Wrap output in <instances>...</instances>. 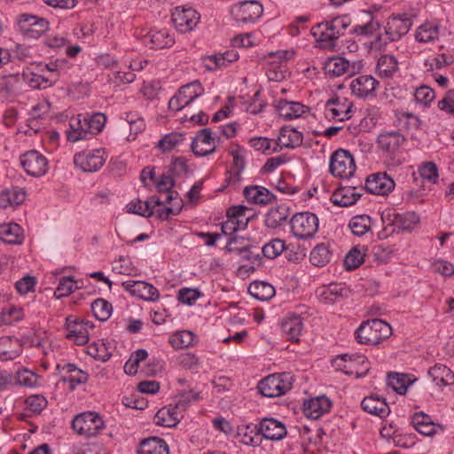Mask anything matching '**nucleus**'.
<instances>
[{"instance_id":"nucleus-1","label":"nucleus","mask_w":454,"mask_h":454,"mask_svg":"<svg viewBox=\"0 0 454 454\" xmlns=\"http://www.w3.org/2000/svg\"><path fill=\"white\" fill-rule=\"evenodd\" d=\"M351 20L348 16H338L331 20L317 24L311 28V34L316 38L319 47L325 50H334L337 41L345 35L350 27Z\"/></svg>"},{"instance_id":"nucleus-2","label":"nucleus","mask_w":454,"mask_h":454,"mask_svg":"<svg viewBox=\"0 0 454 454\" xmlns=\"http://www.w3.org/2000/svg\"><path fill=\"white\" fill-rule=\"evenodd\" d=\"M391 335V325L377 318L363 322L355 332L356 340L364 345H378Z\"/></svg>"},{"instance_id":"nucleus-3","label":"nucleus","mask_w":454,"mask_h":454,"mask_svg":"<svg viewBox=\"0 0 454 454\" xmlns=\"http://www.w3.org/2000/svg\"><path fill=\"white\" fill-rule=\"evenodd\" d=\"M412 25L411 20L407 14L393 16L387 20L385 27V36L382 35L371 42V47L374 50H381L388 42H395L406 35Z\"/></svg>"},{"instance_id":"nucleus-4","label":"nucleus","mask_w":454,"mask_h":454,"mask_svg":"<svg viewBox=\"0 0 454 454\" xmlns=\"http://www.w3.org/2000/svg\"><path fill=\"white\" fill-rule=\"evenodd\" d=\"M293 376L290 373L271 374L258 384L259 392L267 397H276L291 389Z\"/></svg>"},{"instance_id":"nucleus-5","label":"nucleus","mask_w":454,"mask_h":454,"mask_svg":"<svg viewBox=\"0 0 454 454\" xmlns=\"http://www.w3.org/2000/svg\"><path fill=\"white\" fill-rule=\"evenodd\" d=\"M291 231L299 239L312 238L318 230V218L315 214L301 212L295 214L291 221Z\"/></svg>"},{"instance_id":"nucleus-6","label":"nucleus","mask_w":454,"mask_h":454,"mask_svg":"<svg viewBox=\"0 0 454 454\" xmlns=\"http://www.w3.org/2000/svg\"><path fill=\"white\" fill-rule=\"evenodd\" d=\"M329 168L334 176L342 179L353 176L356 169L353 155L344 149H338L332 154Z\"/></svg>"},{"instance_id":"nucleus-7","label":"nucleus","mask_w":454,"mask_h":454,"mask_svg":"<svg viewBox=\"0 0 454 454\" xmlns=\"http://www.w3.org/2000/svg\"><path fill=\"white\" fill-rule=\"evenodd\" d=\"M105 427L102 418L96 412L88 411L74 417L73 429L80 435L92 437L97 435Z\"/></svg>"},{"instance_id":"nucleus-8","label":"nucleus","mask_w":454,"mask_h":454,"mask_svg":"<svg viewBox=\"0 0 454 454\" xmlns=\"http://www.w3.org/2000/svg\"><path fill=\"white\" fill-rule=\"evenodd\" d=\"M107 159L104 149L87 150L74 154V163L83 172H96L102 168Z\"/></svg>"},{"instance_id":"nucleus-9","label":"nucleus","mask_w":454,"mask_h":454,"mask_svg":"<svg viewBox=\"0 0 454 454\" xmlns=\"http://www.w3.org/2000/svg\"><path fill=\"white\" fill-rule=\"evenodd\" d=\"M203 92V88L199 82L188 83L180 88L168 102V107L173 111H180L189 106Z\"/></svg>"},{"instance_id":"nucleus-10","label":"nucleus","mask_w":454,"mask_h":454,"mask_svg":"<svg viewBox=\"0 0 454 454\" xmlns=\"http://www.w3.org/2000/svg\"><path fill=\"white\" fill-rule=\"evenodd\" d=\"M18 26L25 37L36 39L48 29L49 23L43 18L23 13L18 18Z\"/></svg>"},{"instance_id":"nucleus-11","label":"nucleus","mask_w":454,"mask_h":454,"mask_svg":"<svg viewBox=\"0 0 454 454\" xmlns=\"http://www.w3.org/2000/svg\"><path fill=\"white\" fill-rule=\"evenodd\" d=\"M20 164L27 174L42 176L48 171V160L35 150L26 152L20 156Z\"/></svg>"},{"instance_id":"nucleus-12","label":"nucleus","mask_w":454,"mask_h":454,"mask_svg":"<svg viewBox=\"0 0 454 454\" xmlns=\"http://www.w3.org/2000/svg\"><path fill=\"white\" fill-rule=\"evenodd\" d=\"M262 5L254 0L244 1L236 4L231 8V13L238 22H254L262 14Z\"/></svg>"},{"instance_id":"nucleus-13","label":"nucleus","mask_w":454,"mask_h":454,"mask_svg":"<svg viewBox=\"0 0 454 454\" xmlns=\"http://www.w3.org/2000/svg\"><path fill=\"white\" fill-rule=\"evenodd\" d=\"M171 16L175 27L181 33L192 31L200 20L199 13L190 7H176Z\"/></svg>"},{"instance_id":"nucleus-14","label":"nucleus","mask_w":454,"mask_h":454,"mask_svg":"<svg viewBox=\"0 0 454 454\" xmlns=\"http://www.w3.org/2000/svg\"><path fill=\"white\" fill-rule=\"evenodd\" d=\"M257 425L262 440L279 441L286 436L285 424L274 418H263Z\"/></svg>"},{"instance_id":"nucleus-15","label":"nucleus","mask_w":454,"mask_h":454,"mask_svg":"<svg viewBox=\"0 0 454 454\" xmlns=\"http://www.w3.org/2000/svg\"><path fill=\"white\" fill-rule=\"evenodd\" d=\"M351 108L352 104L346 98L342 100L339 98H331L325 103V116L329 121L337 120L342 121L350 117Z\"/></svg>"},{"instance_id":"nucleus-16","label":"nucleus","mask_w":454,"mask_h":454,"mask_svg":"<svg viewBox=\"0 0 454 454\" xmlns=\"http://www.w3.org/2000/svg\"><path fill=\"white\" fill-rule=\"evenodd\" d=\"M395 188L394 180L386 173H377L370 176L365 182V189L370 193L387 195Z\"/></svg>"},{"instance_id":"nucleus-17","label":"nucleus","mask_w":454,"mask_h":454,"mask_svg":"<svg viewBox=\"0 0 454 454\" xmlns=\"http://www.w3.org/2000/svg\"><path fill=\"white\" fill-rule=\"evenodd\" d=\"M56 368L61 374V380L70 384L71 390H74L77 385L85 384L88 381V373L74 364H58Z\"/></svg>"},{"instance_id":"nucleus-18","label":"nucleus","mask_w":454,"mask_h":454,"mask_svg":"<svg viewBox=\"0 0 454 454\" xmlns=\"http://www.w3.org/2000/svg\"><path fill=\"white\" fill-rule=\"evenodd\" d=\"M89 322L77 321L72 316L66 318L67 339L74 340L77 345H85L89 341Z\"/></svg>"},{"instance_id":"nucleus-19","label":"nucleus","mask_w":454,"mask_h":454,"mask_svg":"<svg viewBox=\"0 0 454 454\" xmlns=\"http://www.w3.org/2000/svg\"><path fill=\"white\" fill-rule=\"evenodd\" d=\"M405 137L398 131H383L378 138L379 148L387 155H393L403 145Z\"/></svg>"},{"instance_id":"nucleus-20","label":"nucleus","mask_w":454,"mask_h":454,"mask_svg":"<svg viewBox=\"0 0 454 454\" xmlns=\"http://www.w3.org/2000/svg\"><path fill=\"white\" fill-rule=\"evenodd\" d=\"M215 138L209 129H203L198 132L192 143V149L194 154L206 156L215 151Z\"/></svg>"},{"instance_id":"nucleus-21","label":"nucleus","mask_w":454,"mask_h":454,"mask_svg":"<svg viewBox=\"0 0 454 454\" xmlns=\"http://www.w3.org/2000/svg\"><path fill=\"white\" fill-rule=\"evenodd\" d=\"M122 286L132 295L145 301H155L160 295L156 287L145 281L128 280L122 283Z\"/></svg>"},{"instance_id":"nucleus-22","label":"nucleus","mask_w":454,"mask_h":454,"mask_svg":"<svg viewBox=\"0 0 454 454\" xmlns=\"http://www.w3.org/2000/svg\"><path fill=\"white\" fill-rule=\"evenodd\" d=\"M363 190V187L341 186L333 193L331 200L334 205L349 207L359 200Z\"/></svg>"},{"instance_id":"nucleus-23","label":"nucleus","mask_w":454,"mask_h":454,"mask_svg":"<svg viewBox=\"0 0 454 454\" xmlns=\"http://www.w3.org/2000/svg\"><path fill=\"white\" fill-rule=\"evenodd\" d=\"M379 82L372 75H360L355 78L350 84L354 95L364 98L373 97Z\"/></svg>"},{"instance_id":"nucleus-24","label":"nucleus","mask_w":454,"mask_h":454,"mask_svg":"<svg viewBox=\"0 0 454 454\" xmlns=\"http://www.w3.org/2000/svg\"><path fill=\"white\" fill-rule=\"evenodd\" d=\"M145 45L154 49L171 47L175 43V38L168 29H151L143 38Z\"/></svg>"},{"instance_id":"nucleus-25","label":"nucleus","mask_w":454,"mask_h":454,"mask_svg":"<svg viewBox=\"0 0 454 454\" xmlns=\"http://www.w3.org/2000/svg\"><path fill=\"white\" fill-rule=\"evenodd\" d=\"M332 407L331 400L325 395L311 398L304 402V414L312 419H318L325 413L328 412Z\"/></svg>"},{"instance_id":"nucleus-26","label":"nucleus","mask_w":454,"mask_h":454,"mask_svg":"<svg viewBox=\"0 0 454 454\" xmlns=\"http://www.w3.org/2000/svg\"><path fill=\"white\" fill-rule=\"evenodd\" d=\"M21 81L16 75L0 78V101L12 102L20 93Z\"/></svg>"},{"instance_id":"nucleus-27","label":"nucleus","mask_w":454,"mask_h":454,"mask_svg":"<svg viewBox=\"0 0 454 454\" xmlns=\"http://www.w3.org/2000/svg\"><path fill=\"white\" fill-rule=\"evenodd\" d=\"M277 111L285 120H293L309 113V107L296 101L280 99L277 104Z\"/></svg>"},{"instance_id":"nucleus-28","label":"nucleus","mask_w":454,"mask_h":454,"mask_svg":"<svg viewBox=\"0 0 454 454\" xmlns=\"http://www.w3.org/2000/svg\"><path fill=\"white\" fill-rule=\"evenodd\" d=\"M22 353V344L15 337L4 336L0 338V360L12 361Z\"/></svg>"},{"instance_id":"nucleus-29","label":"nucleus","mask_w":454,"mask_h":454,"mask_svg":"<svg viewBox=\"0 0 454 454\" xmlns=\"http://www.w3.org/2000/svg\"><path fill=\"white\" fill-rule=\"evenodd\" d=\"M361 406L364 411L380 418H385L390 412L389 406L386 400L376 395L364 397L361 403Z\"/></svg>"},{"instance_id":"nucleus-30","label":"nucleus","mask_w":454,"mask_h":454,"mask_svg":"<svg viewBox=\"0 0 454 454\" xmlns=\"http://www.w3.org/2000/svg\"><path fill=\"white\" fill-rule=\"evenodd\" d=\"M301 143L302 134L294 128L286 126L280 129L278 141L275 143L276 146L272 149V152H277L278 146L294 148Z\"/></svg>"},{"instance_id":"nucleus-31","label":"nucleus","mask_w":454,"mask_h":454,"mask_svg":"<svg viewBox=\"0 0 454 454\" xmlns=\"http://www.w3.org/2000/svg\"><path fill=\"white\" fill-rule=\"evenodd\" d=\"M243 194L248 202L259 205H267L275 199L272 192L265 187L259 185L246 187Z\"/></svg>"},{"instance_id":"nucleus-32","label":"nucleus","mask_w":454,"mask_h":454,"mask_svg":"<svg viewBox=\"0 0 454 454\" xmlns=\"http://www.w3.org/2000/svg\"><path fill=\"white\" fill-rule=\"evenodd\" d=\"M325 70L333 76H340L344 74H354L356 72V66L355 63L350 64V62L343 57H333L326 61Z\"/></svg>"},{"instance_id":"nucleus-33","label":"nucleus","mask_w":454,"mask_h":454,"mask_svg":"<svg viewBox=\"0 0 454 454\" xmlns=\"http://www.w3.org/2000/svg\"><path fill=\"white\" fill-rule=\"evenodd\" d=\"M411 424L416 431L426 436L435 434L436 427L442 428L440 425L434 424L432 419L422 411L416 412L412 416Z\"/></svg>"},{"instance_id":"nucleus-34","label":"nucleus","mask_w":454,"mask_h":454,"mask_svg":"<svg viewBox=\"0 0 454 454\" xmlns=\"http://www.w3.org/2000/svg\"><path fill=\"white\" fill-rule=\"evenodd\" d=\"M399 70L397 59L390 54H384L378 59L376 66V74L380 78H391Z\"/></svg>"},{"instance_id":"nucleus-35","label":"nucleus","mask_w":454,"mask_h":454,"mask_svg":"<svg viewBox=\"0 0 454 454\" xmlns=\"http://www.w3.org/2000/svg\"><path fill=\"white\" fill-rule=\"evenodd\" d=\"M281 329L289 340L298 342L303 330L301 317L296 315L286 317L281 323Z\"/></svg>"},{"instance_id":"nucleus-36","label":"nucleus","mask_w":454,"mask_h":454,"mask_svg":"<svg viewBox=\"0 0 454 454\" xmlns=\"http://www.w3.org/2000/svg\"><path fill=\"white\" fill-rule=\"evenodd\" d=\"M182 418L181 412L175 406L163 407L160 409L154 417L156 425L166 427L176 426Z\"/></svg>"},{"instance_id":"nucleus-37","label":"nucleus","mask_w":454,"mask_h":454,"mask_svg":"<svg viewBox=\"0 0 454 454\" xmlns=\"http://www.w3.org/2000/svg\"><path fill=\"white\" fill-rule=\"evenodd\" d=\"M0 239L6 244H21L24 240V235L21 227L18 223L1 224Z\"/></svg>"},{"instance_id":"nucleus-38","label":"nucleus","mask_w":454,"mask_h":454,"mask_svg":"<svg viewBox=\"0 0 454 454\" xmlns=\"http://www.w3.org/2000/svg\"><path fill=\"white\" fill-rule=\"evenodd\" d=\"M416 380L413 375L389 372L387 374V385L399 395H404L408 387Z\"/></svg>"},{"instance_id":"nucleus-39","label":"nucleus","mask_w":454,"mask_h":454,"mask_svg":"<svg viewBox=\"0 0 454 454\" xmlns=\"http://www.w3.org/2000/svg\"><path fill=\"white\" fill-rule=\"evenodd\" d=\"M140 454H169L167 442L159 437L145 439L140 443Z\"/></svg>"},{"instance_id":"nucleus-40","label":"nucleus","mask_w":454,"mask_h":454,"mask_svg":"<svg viewBox=\"0 0 454 454\" xmlns=\"http://www.w3.org/2000/svg\"><path fill=\"white\" fill-rule=\"evenodd\" d=\"M348 295V290L340 284H331L321 288L318 294L320 301L325 304H333L340 298Z\"/></svg>"},{"instance_id":"nucleus-41","label":"nucleus","mask_w":454,"mask_h":454,"mask_svg":"<svg viewBox=\"0 0 454 454\" xmlns=\"http://www.w3.org/2000/svg\"><path fill=\"white\" fill-rule=\"evenodd\" d=\"M436 385L450 386L454 384V373L444 364H435L428 371Z\"/></svg>"},{"instance_id":"nucleus-42","label":"nucleus","mask_w":454,"mask_h":454,"mask_svg":"<svg viewBox=\"0 0 454 454\" xmlns=\"http://www.w3.org/2000/svg\"><path fill=\"white\" fill-rule=\"evenodd\" d=\"M288 216L289 208L286 205L272 207L265 215V224L269 228L275 229L285 223Z\"/></svg>"},{"instance_id":"nucleus-43","label":"nucleus","mask_w":454,"mask_h":454,"mask_svg":"<svg viewBox=\"0 0 454 454\" xmlns=\"http://www.w3.org/2000/svg\"><path fill=\"white\" fill-rule=\"evenodd\" d=\"M69 126L70 129L67 131V137L70 142L74 143L81 139H84L89 134L83 125V115L82 114H78L76 117H72Z\"/></svg>"},{"instance_id":"nucleus-44","label":"nucleus","mask_w":454,"mask_h":454,"mask_svg":"<svg viewBox=\"0 0 454 454\" xmlns=\"http://www.w3.org/2000/svg\"><path fill=\"white\" fill-rule=\"evenodd\" d=\"M196 335L188 330L178 331L169 337L170 345L176 349H182L194 345Z\"/></svg>"},{"instance_id":"nucleus-45","label":"nucleus","mask_w":454,"mask_h":454,"mask_svg":"<svg viewBox=\"0 0 454 454\" xmlns=\"http://www.w3.org/2000/svg\"><path fill=\"white\" fill-rule=\"evenodd\" d=\"M239 435L241 437V442L246 445L258 446L262 442V438L257 424H249L245 427H239Z\"/></svg>"},{"instance_id":"nucleus-46","label":"nucleus","mask_w":454,"mask_h":454,"mask_svg":"<svg viewBox=\"0 0 454 454\" xmlns=\"http://www.w3.org/2000/svg\"><path fill=\"white\" fill-rule=\"evenodd\" d=\"M106 122V117L102 113L83 115V125L89 134L96 135L102 131Z\"/></svg>"},{"instance_id":"nucleus-47","label":"nucleus","mask_w":454,"mask_h":454,"mask_svg":"<svg viewBox=\"0 0 454 454\" xmlns=\"http://www.w3.org/2000/svg\"><path fill=\"white\" fill-rule=\"evenodd\" d=\"M248 292L252 296L260 301L269 300L275 294L274 287L270 284L262 281L251 283Z\"/></svg>"},{"instance_id":"nucleus-48","label":"nucleus","mask_w":454,"mask_h":454,"mask_svg":"<svg viewBox=\"0 0 454 454\" xmlns=\"http://www.w3.org/2000/svg\"><path fill=\"white\" fill-rule=\"evenodd\" d=\"M348 227L356 236H363L372 228V218L367 215H355L349 221Z\"/></svg>"},{"instance_id":"nucleus-49","label":"nucleus","mask_w":454,"mask_h":454,"mask_svg":"<svg viewBox=\"0 0 454 454\" xmlns=\"http://www.w3.org/2000/svg\"><path fill=\"white\" fill-rule=\"evenodd\" d=\"M332 254L328 247L324 244L317 245L310 252L309 260L311 263L317 267H323L331 260Z\"/></svg>"},{"instance_id":"nucleus-50","label":"nucleus","mask_w":454,"mask_h":454,"mask_svg":"<svg viewBox=\"0 0 454 454\" xmlns=\"http://www.w3.org/2000/svg\"><path fill=\"white\" fill-rule=\"evenodd\" d=\"M94 316L100 321L107 320L113 312L112 304L105 299H97L91 304Z\"/></svg>"},{"instance_id":"nucleus-51","label":"nucleus","mask_w":454,"mask_h":454,"mask_svg":"<svg viewBox=\"0 0 454 454\" xmlns=\"http://www.w3.org/2000/svg\"><path fill=\"white\" fill-rule=\"evenodd\" d=\"M174 181L169 176L163 175L160 179L156 182V187L160 192H167L165 202L170 203L172 200H178V193L172 191Z\"/></svg>"},{"instance_id":"nucleus-52","label":"nucleus","mask_w":454,"mask_h":454,"mask_svg":"<svg viewBox=\"0 0 454 454\" xmlns=\"http://www.w3.org/2000/svg\"><path fill=\"white\" fill-rule=\"evenodd\" d=\"M285 248L286 244L284 240L280 239H273L262 247V251L265 257L274 259L280 255Z\"/></svg>"},{"instance_id":"nucleus-53","label":"nucleus","mask_w":454,"mask_h":454,"mask_svg":"<svg viewBox=\"0 0 454 454\" xmlns=\"http://www.w3.org/2000/svg\"><path fill=\"white\" fill-rule=\"evenodd\" d=\"M127 211L129 213L137 214L145 217H150L153 215V206L150 201H142L140 200L130 201L127 205Z\"/></svg>"},{"instance_id":"nucleus-54","label":"nucleus","mask_w":454,"mask_h":454,"mask_svg":"<svg viewBox=\"0 0 454 454\" xmlns=\"http://www.w3.org/2000/svg\"><path fill=\"white\" fill-rule=\"evenodd\" d=\"M438 27L432 24L421 25L416 32V39L420 43H428L438 37Z\"/></svg>"},{"instance_id":"nucleus-55","label":"nucleus","mask_w":454,"mask_h":454,"mask_svg":"<svg viewBox=\"0 0 454 454\" xmlns=\"http://www.w3.org/2000/svg\"><path fill=\"white\" fill-rule=\"evenodd\" d=\"M250 246L248 244H245V239L239 237H232L227 242L225 247V250L228 253H237L243 254L245 258L249 259V255L247 254Z\"/></svg>"},{"instance_id":"nucleus-56","label":"nucleus","mask_w":454,"mask_h":454,"mask_svg":"<svg viewBox=\"0 0 454 454\" xmlns=\"http://www.w3.org/2000/svg\"><path fill=\"white\" fill-rule=\"evenodd\" d=\"M364 254L357 247H353L344 259V265L348 270L358 268L364 262Z\"/></svg>"},{"instance_id":"nucleus-57","label":"nucleus","mask_w":454,"mask_h":454,"mask_svg":"<svg viewBox=\"0 0 454 454\" xmlns=\"http://www.w3.org/2000/svg\"><path fill=\"white\" fill-rule=\"evenodd\" d=\"M183 140L184 137L182 135L175 133L168 134L158 142V147L160 150L165 153L174 149L176 146L181 144Z\"/></svg>"},{"instance_id":"nucleus-58","label":"nucleus","mask_w":454,"mask_h":454,"mask_svg":"<svg viewBox=\"0 0 454 454\" xmlns=\"http://www.w3.org/2000/svg\"><path fill=\"white\" fill-rule=\"evenodd\" d=\"M15 379L20 386L32 387L37 385L38 376L32 371L23 369L17 372Z\"/></svg>"},{"instance_id":"nucleus-59","label":"nucleus","mask_w":454,"mask_h":454,"mask_svg":"<svg viewBox=\"0 0 454 454\" xmlns=\"http://www.w3.org/2000/svg\"><path fill=\"white\" fill-rule=\"evenodd\" d=\"M74 280L72 277H63L60 278L58 287L54 293L57 298L68 296L77 286H74Z\"/></svg>"},{"instance_id":"nucleus-60","label":"nucleus","mask_w":454,"mask_h":454,"mask_svg":"<svg viewBox=\"0 0 454 454\" xmlns=\"http://www.w3.org/2000/svg\"><path fill=\"white\" fill-rule=\"evenodd\" d=\"M32 77L29 80V84L33 88L46 89L55 84L54 76H47L43 74H31Z\"/></svg>"},{"instance_id":"nucleus-61","label":"nucleus","mask_w":454,"mask_h":454,"mask_svg":"<svg viewBox=\"0 0 454 454\" xmlns=\"http://www.w3.org/2000/svg\"><path fill=\"white\" fill-rule=\"evenodd\" d=\"M204 63L205 67L208 70H216L218 68L225 67L229 65L224 52L207 56L205 58Z\"/></svg>"},{"instance_id":"nucleus-62","label":"nucleus","mask_w":454,"mask_h":454,"mask_svg":"<svg viewBox=\"0 0 454 454\" xmlns=\"http://www.w3.org/2000/svg\"><path fill=\"white\" fill-rule=\"evenodd\" d=\"M229 153L233 158V167L231 168L242 172L245 168V150L238 145H233L230 147Z\"/></svg>"},{"instance_id":"nucleus-63","label":"nucleus","mask_w":454,"mask_h":454,"mask_svg":"<svg viewBox=\"0 0 454 454\" xmlns=\"http://www.w3.org/2000/svg\"><path fill=\"white\" fill-rule=\"evenodd\" d=\"M419 174L423 179L428 180L434 184L438 179V168L436 165L432 161L423 163L419 167Z\"/></svg>"},{"instance_id":"nucleus-64","label":"nucleus","mask_w":454,"mask_h":454,"mask_svg":"<svg viewBox=\"0 0 454 454\" xmlns=\"http://www.w3.org/2000/svg\"><path fill=\"white\" fill-rule=\"evenodd\" d=\"M47 403L46 398L41 395H30L26 399L27 409L37 414L47 406Z\"/></svg>"}]
</instances>
